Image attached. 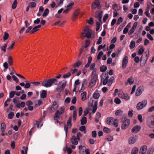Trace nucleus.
Returning <instances> with one entry per match:
<instances>
[{
    "mask_svg": "<svg viewBox=\"0 0 154 154\" xmlns=\"http://www.w3.org/2000/svg\"><path fill=\"white\" fill-rule=\"evenodd\" d=\"M102 76L104 77H102L101 78V81H103V84L104 85L108 84V86H110L115 80L114 77L112 76L109 78L107 72L102 73Z\"/></svg>",
    "mask_w": 154,
    "mask_h": 154,
    "instance_id": "nucleus-1",
    "label": "nucleus"
},
{
    "mask_svg": "<svg viewBox=\"0 0 154 154\" xmlns=\"http://www.w3.org/2000/svg\"><path fill=\"white\" fill-rule=\"evenodd\" d=\"M57 81L54 78L50 79L48 80H45L42 83V86L46 88H49L54 85H57Z\"/></svg>",
    "mask_w": 154,
    "mask_h": 154,
    "instance_id": "nucleus-2",
    "label": "nucleus"
},
{
    "mask_svg": "<svg viewBox=\"0 0 154 154\" xmlns=\"http://www.w3.org/2000/svg\"><path fill=\"white\" fill-rule=\"evenodd\" d=\"M146 124L150 128H154V115L148 116L146 119Z\"/></svg>",
    "mask_w": 154,
    "mask_h": 154,
    "instance_id": "nucleus-3",
    "label": "nucleus"
},
{
    "mask_svg": "<svg viewBox=\"0 0 154 154\" xmlns=\"http://www.w3.org/2000/svg\"><path fill=\"white\" fill-rule=\"evenodd\" d=\"M92 32L91 30L87 26L83 30V32H82V34L84 35L85 37L89 38L91 37Z\"/></svg>",
    "mask_w": 154,
    "mask_h": 154,
    "instance_id": "nucleus-4",
    "label": "nucleus"
},
{
    "mask_svg": "<svg viewBox=\"0 0 154 154\" xmlns=\"http://www.w3.org/2000/svg\"><path fill=\"white\" fill-rule=\"evenodd\" d=\"M147 101L146 100H144L141 102H139L137 104V108L138 110H140L145 107L147 104Z\"/></svg>",
    "mask_w": 154,
    "mask_h": 154,
    "instance_id": "nucleus-5",
    "label": "nucleus"
},
{
    "mask_svg": "<svg viewBox=\"0 0 154 154\" xmlns=\"http://www.w3.org/2000/svg\"><path fill=\"white\" fill-rule=\"evenodd\" d=\"M101 8V5L98 2L95 1L91 4V8L93 11L97 9H100Z\"/></svg>",
    "mask_w": 154,
    "mask_h": 154,
    "instance_id": "nucleus-6",
    "label": "nucleus"
},
{
    "mask_svg": "<svg viewBox=\"0 0 154 154\" xmlns=\"http://www.w3.org/2000/svg\"><path fill=\"white\" fill-rule=\"evenodd\" d=\"M58 106L56 101H54L51 107L48 108V111L51 113H52L55 111L58 108Z\"/></svg>",
    "mask_w": 154,
    "mask_h": 154,
    "instance_id": "nucleus-7",
    "label": "nucleus"
},
{
    "mask_svg": "<svg viewBox=\"0 0 154 154\" xmlns=\"http://www.w3.org/2000/svg\"><path fill=\"white\" fill-rule=\"evenodd\" d=\"M72 119V117H69L67 122V125H64V129L65 131V133L66 136H67V134L68 127L69 126V127H70L72 126V124L71 123Z\"/></svg>",
    "mask_w": 154,
    "mask_h": 154,
    "instance_id": "nucleus-8",
    "label": "nucleus"
},
{
    "mask_svg": "<svg viewBox=\"0 0 154 154\" xmlns=\"http://www.w3.org/2000/svg\"><path fill=\"white\" fill-rule=\"evenodd\" d=\"M80 139V137H77L76 136L73 135L70 138V141L72 144L77 145L78 144V141Z\"/></svg>",
    "mask_w": 154,
    "mask_h": 154,
    "instance_id": "nucleus-9",
    "label": "nucleus"
},
{
    "mask_svg": "<svg viewBox=\"0 0 154 154\" xmlns=\"http://www.w3.org/2000/svg\"><path fill=\"white\" fill-rule=\"evenodd\" d=\"M130 123V121L129 119H126L122 122L121 128L124 130L126 129L129 125Z\"/></svg>",
    "mask_w": 154,
    "mask_h": 154,
    "instance_id": "nucleus-10",
    "label": "nucleus"
},
{
    "mask_svg": "<svg viewBox=\"0 0 154 154\" xmlns=\"http://www.w3.org/2000/svg\"><path fill=\"white\" fill-rule=\"evenodd\" d=\"M92 78L90 82V83L89 85V87L90 88H91L93 86H94L96 84L97 79L98 77H97L96 76L94 77H92Z\"/></svg>",
    "mask_w": 154,
    "mask_h": 154,
    "instance_id": "nucleus-11",
    "label": "nucleus"
},
{
    "mask_svg": "<svg viewBox=\"0 0 154 154\" xmlns=\"http://www.w3.org/2000/svg\"><path fill=\"white\" fill-rule=\"evenodd\" d=\"M118 96L120 98L125 100H128L130 99V97L127 94L123 93H119L118 94Z\"/></svg>",
    "mask_w": 154,
    "mask_h": 154,
    "instance_id": "nucleus-12",
    "label": "nucleus"
},
{
    "mask_svg": "<svg viewBox=\"0 0 154 154\" xmlns=\"http://www.w3.org/2000/svg\"><path fill=\"white\" fill-rule=\"evenodd\" d=\"M103 11H97L95 13V16L97 18L100 22H102V18L103 15Z\"/></svg>",
    "mask_w": 154,
    "mask_h": 154,
    "instance_id": "nucleus-13",
    "label": "nucleus"
},
{
    "mask_svg": "<svg viewBox=\"0 0 154 154\" xmlns=\"http://www.w3.org/2000/svg\"><path fill=\"white\" fill-rule=\"evenodd\" d=\"M80 12V10L79 9L76 10L73 14L72 17V21H74L77 18V16Z\"/></svg>",
    "mask_w": 154,
    "mask_h": 154,
    "instance_id": "nucleus-14",
    "label": "nucleus"
},
{
    "mask_svg": "<svg viewBox=\"0 0 154 154\" xmlns=\"http://www.w3.org/2000/svg\"><path fill=\"white\" fill-rule=\"evenodd\" d=\"M138 24V23L137 22H135L133 24L132 27L129 31L128 34L129 35H131L135 31Z\"/></svg>",
    "mask_w": 154,
    "mask_h": 154,
    "instance_id": "nucleus-15",
    "label": "nucleus"
},
{
    "mask_svg": "<svg viewBox=\"0 0 154 154\" xmlns=\"http://www.w3.org/2000/svg\"><path fill=\"white\" fill-rule=\"evenodd\" d=\"M128 62V57L125 56L122 61V68L123 69H124L126 67Z\"/></svg>",
    "mask_w": 154,
    "mask_h": 154,
    "instance_id": "nucleus-16",
    "label": "nucleus"
},
{
    "mask_svg": "<svg viewBox=\"0 0 154 154\" xmlns=\"http://www.w3.org/2000/svg\"><path fill=\"white\" fill-rule=\"evenodd\" d=\"M140 126L136 125L132 128L131 129V132L133 133H137L140 130Z\"/></svg>",
    "mask_w": 154,
    "mask_h": 154,
    "instance_id": "nucleus-17",
    "label": "nucleus"
},
{
    "mask_svg": "<svg viewBox=\"0 0 154 154\" xmlns=\"http://www.w3.org/2000/svg\"><path fill=\"white\" fill-rule=\"evenodd\" d=\"M143 91V86L139 87L137 89L135 95L136 96H139L140 95Z\"/></svg>",
    "mask_w": 154,
    "mask_h": 154,
    "instance_id": "nucleus-18",
    "label": "nucleus"
},
{
    "mask_svg": "<svg viewBox=\"0 0 154 154\" xmlns=\"http://www.w3.org/2000/svg\"><path fill=\"white\" fill-rule=\"evenodd\" d=\"M147 150V147L146 146H142L140 151V154H145Z\"/></svg>",
    "mask_w": 154,
    "mask_h": 154,
    "instance_id": "nucleus-19",
    "label": "nucleus"
},
{
    "mask_svg": "<svg viewBox=\"0 0 154 154\" xmlns=\"http://www.w3.org/2000/svg\"><path fill=\"white\" fill-rule=\"evenodd\" d=\"M136 140V137H132L129 138L128 140V143L130 144H132L134 143Z\"/></svg>",
    "mask_w": 154,
    "mask_h": 154,
    "instance_id": "nucleus-20",
    "label": "nucleus"
},
{
    "mask_svg": "<svg viewBox=\"0 0 154 154\" xmlns=\"http://www.w3.org/2000/svg\"><path fill=\"white\" fill-rule=\"evenodd\" d=\"M114 119L112 117H109L106 119V123L107 124L110 125H113Z\"/></svg>",
    "mask_w": 154,
    "mask_h": 154,
    "instance_id": "nucleus-21",
    "label": "nucleus"
},
{
    "mask_svg": "<svg viewBox=\"0 0 154 154\" xmlns=\"http://www.w3.org/2000/svg\"><path fill=\"white\" fill-rule=\"evenodd\" d=\"M61 115L59 110H57L54 115V120H57L59 119L60 117V115Z\"/></svg>",
    "mask_w": 154,
    "mask_h": 154,
    "instance_id": "nucleus-22",
    "label": "nucleus"
},
{
    "mask_svg": "<svg viewBox=\"0 0 154 154\" xmlns=\"http://www.w3.org/2000/svg\"><path fill=\"white\" fill-rule=\"evenodd\" d=\"M147 60L146 59H143L142 56L140 60V65L141 66H144L147 62Z\"/></svg>",
    "mask_w": 154,
    "mask_h": 154,
    "instance_id": "nucleus-23",
    "label": "nucleus"
},
{
    "mask_svg": "<svg viewBox=\"0 0 154 154\" xmlns=\"http://www.w3.org/2000/svg\"><path fill=\"white\" fill-rule=\"evenodd\" d=\"M66 81H63L59 82L58 85L61 87L62 88L64 89L66 85Z\"/></svg>",
    "mask_w": 154,
    "mask_h": 154,
    "instance_id": "nucleus-24",
    "label": "nucleus"
},
{
    "mask_svg": "<svg viewBox=\"0 0 154 154\" xmlns=\"http://www.w3.org/2000/svg\"><path fill=\"white\" fill-rule=\"evenodd\" d=\"M128 83L130 85H132L134 83V79L132 77H131L130 78L128 79L127 82L125 83L127 85Z\"/></svg>",
    "mask_w": 154,
    "mask_h": 154,
    "instance_id": "nucleus-25",
    "label": "nucleus"
},
{
    "mask_svg": "<svg viewBox=\"0 0 154 154\" xmlns=\"http://www.w3.org/2000/svg\"><path fill=\"white\" fill-rule=\"evenodd\" d=\"M17 100L16 98H14L13 99V102L15 104L16 107L17 108H20V103L17 102Z\"/></svg>",
    "mask_w": 154,
    "mask_h": 154,
    "instance_id": "nucleus-26",
    "label": "nucleus"
},
{
    "mask_svg": "<svg viewBox=\"0 0 154 154\" xmlns=\"http://www.w3.org/2000/svg\"><path fill=\"white\" fill-rule=\"evenodd\" d=\"M49 12V11L48 8H46L45 9L44 11L42 14L43 17H45L47 16Z\"/></svg>",
    "mask_w": 154,
    "mask_h": 154,
    "instance_id": "nucleus-27",
    "label": "nucleus"
},
{
    "mask_svg": "<svg viewBox=\"0 0 154 154\" xmlns=\"http://www.w3.org/2000/svg\"><path fill=\"white\" fill-rule=\"evenodd\" d=\"M47 92L45 90H43L40 96L41 98H45L46 97Z\"/></svg>",
    "mask_w": 154,
    "mask_h": 154,
    "instance_id": "nucleus-28",
    "label": "nucleus"
},
{
    "mask_svg": "<svg viewBox=\"0 0 154 154\" xmlns=\"http://www.w3.org/2000/svg\"><path fill=\"white\" fill-rule=\"evenodd\" d=\"M81 95L82 100L83 101H85L86 99V93L85 92H84L81 94Z\"/></svg>",
    "mask_w": 154,
    "mask_h": 154,
    "instance_id": "nucleus-29",
    "label": "nucleus"
},
{
    "mask_svg": "<svg viewBox=\"0 0 154 154\" xmlns=\"http://www.w3.org/2000/svg\"><path fill=\"white\" fill-rule=\"evenodd\" d=\"M87 121V120L86 117H84L81 120V124L82 125H84L86 123Z\"/></svg>",
    "mask_w": 154,
    "mask_h": 154,
    "instance_id": "nucleus-30",
    "label": "nucleus"
},
{
    "mask_svg": "<svg viewBox=\"0 0 154 154\" xmlns=\"http://www.w3.org/2000/svg\"><path fill=\"white\" fill-rule=\"evenodd\" d=\"M82 63V62L78 60L74 64L73 66L74 67H78Z\"/></svg>",
    "mask_w": 154,
    "mask_h": 154,
    "instance_id": "nucleus-31",
    "label": "nucleus"
},
{
    "mask_svg": "<svg viewBox=\"0 0 154 154\" xmlns=\"http://www.w3.org/2000/svg\"><path fill=\"white\" fill-rule=\"evenodd\" d=\"M97 70V69L95 68L92 70L93 71L91 73L92 77H94V76H96V77L97 76V77H98V75L97 74H96Z\"/></svg>",
    "mask_w": 154,
    "mask_h": 154,
    "instance_id": "nucleus-32",
    "label": "nucleus"
},
{
    "mask_svg": "<svg viewBox=\"0 0 154 154\" xmlns=\"http://www.w3.org/2000/svg\"><path fill=\"white\" fill-rule=\"evenodd\" d=\"M138 149L137 148L135 147L133 149L132 151V154H137L138 152Z\"/></svg>",
    "mask_w": 154,
    "mask_h": 154,
    "instance_id": "nucleus-33",
    "label": "nucleus"
},
{
    "mask_svg": "<svg viewBox=\"0 0 154 154\" xmlns=\"http://www.w3.org/2000/svg\"><path fill=\"white\" fill-rule=\"evenodd\" d=\"M1 130L2 132L5 131L6 128V125L4 123H1Z\"/></svg>",
    "mask_w": 154,
    "mask_h": 154,
    "instance_id": "nucleus-34",
    "label": "nucleus"
},
{
    "mask_svg": "<svg viewBox=\"0 0 154 154\" xmlns=\"http://www.w3.org/2000/svg\"><path fill=\"white\" fill-rule=\"evenodd\" d=\"M100 95L98 93H94L93 95V97L96 99H98L100 97Z\"/></svg>",
    "mask_w": 154,
    "mask_h": 154,
    "instance_id": "nucleus-35",
    "label": "nucleus"
},
{
    "mask_svg": "<svg viewBox=\"0 0 154 154\" xmlns=\"http://www.w3.org/2000/svg\"><path fill=\"white\" fill-rule=\"evenodd\" d=\"M123 113V112L121 109L117 110L115 113L116 116L121 115Z\"/></svg>",
    "mask_w": 154,
    "mask_h": 154,
    "instance_id": "nucleus-36",
    "label": "nucleus"
},
{
    "mask_svg": "<svg viewBox=\"0 0 154 154\" xmlns=\"http://www.w3.org/2000/svg\"><path fill=\"white\" fill-rule=\"evenodd\" d=\"M39 30V29L37 28L36 26L34 27L30 31V33L32 34L35 32H37Z\"/></svg>",
    "mask_w": 154,
    "mask_h": 154,
    "instance_id": "nucleus-37",
    "label": "nucleus"
},
{
    "mask_svg": "<svg viewBox=\"0 0 154 154\" xmlns=\"http://www.w3.org/2000/svg\"><path fill=\"white\" fill-rule=\"evenodd\" d=\"M105 139L108 141H111L113 140V137L112 136L108 135L106 137Z\"/></svg>",
    "mask_w": 154,
    "mask_h": 154,
    "instance_id": "nucleus-38",
    "label": "nucleus"
},
{
    "mask_svg": "<svg viewBox=\"0 0 154 154\" xmlns=\"http://www.w3.org/2000/svg\"><path fill=\"white\" fill-rule=\"evenodd\" d=\"M135 42L134 41H132L131 42L130 47L131 49L134 48L135 47Z\"/></svg>",
    "mask_w": 154,
    "mask_h": 154,
    "instance_id": "nucleus-39",
    "label": "nucleus"
},
{
    "mask_svg": "<svg viewBox=\"0 0 154 154\" xmlns=\"http://www.w3.org/2000/svg\"><path fill=\"white\" fill-rule=\"evenodd\" d=\"M17 0H14L12 5V8L13 9H15L17 7Z\"/></svg>",
    "mask_w": 154,
    "mask_h": 154,
    "instance_id": "nucleus-40",
    "label": "nucleus"
},
{
    "mask_svg": "<svg viewBox=\"0 0 154 154\" xmlns=\"http://www.w3.org/2000/svg\"><path fill=\"white\" fill-rule=\"evenodd\" d=\"M107 67L106 66L103 65L100 68V71L101 72H105L107 70Z\"/></svg>",
    "mask_w": 154,
    "mask_h": 154,
    "instance_id": "nucleus-41",
    "label": "nucleus"
},
{
    "mask_svg": "<svg viewBox=\"0 0 154 154\" xmlns=\"http://www.w3.org/2000/svg\"><path fill=\"white\" fill-rule=\"evenodd\" d=\"M7 45L8 44H4L3 46H2L1 47V50L4 52H5L6 51V48L7 47Z\"/></svg>",
    "mask_w": 154,
    "mask_h": 154,
    "instance_id": "nucleus-42",
    "label": "nucleus"
},
{
    "mask_svg": "<svg viewBox=\"0 0 154 154\" xmlns=\"http://www.w3.org/2000/svg\"><path fill=\"white\" fill-rule=\"evenodd\" d=\"M31 86L30 84L28 82H26L24 88L25 89H27L30 88Z\"/></svg>",
    "mask_w": 154,
    "mask_h": 154,
    "instance_id": "nucleus-43",
    "label": "nucleus"
},
{
    "mask_svg": "<svg viewBox=\"0 0 154 154\" xmlns=\"http://www.w3.org/2000/svg\"><path fill=\"white\" fill-rule=\"evenodd\" d=\"M113 125L114 126L116 127H118V119H114L113 122Z\"/></svg>",
    "mask_w": 154,
    "mask_h": 154,
    "instance_id": "nucleus-44",
    "label": "nucleus"
},
{
    "mask_svg": "<svg viewBox=\"0 0 154 154\" xmlns=\"http://www.w3.org/2000/svg\"><path fill=\"white\" fill-rule=\"evenodd\" d=\"M154 151V149L153 148H150L147 151V154H153Z\"/></svg>",
    "mask_w": 154,
    "mask_h": 154,
    "instance_id": "nucleus-45",
    "label": "nucleus"
},
{
    "mask_svg": "<svg viewBox=\"0 0 154 154\" xmlns=\"http://www.w3.org/2000/svg\"><path fill=\"white\" fill-rule=\"evenodd\" d=\"M103 51H100L98 54L97 56V59L99 60L100 59L101 56L103 55Z\"/></svg>",
    "mask_w": 154,
    "mask_h": 154,
    "instance_id": "nucleus-46",
    "label": "nucleus"
},
{
    "mask_svg": "<svg viewBox=\"0 0 154 154\" xmlns=\"http://www.w3.org/2000/svg\"><path fill=\"white\" fill-rule=\"evenodd\" d=\"M114 102L117 104H119L121 103L120 100L118 97H116L115 100Z\"/></svg>",
    "mask_w": 154,
    "mask_h": 154,
    "instance_id": "nucleus-47",
    "label": "nucleus"
},
{
    "mask_svg": "<svg viewBox=\"0 0 154 154\" xmlns=\"http://www.w3.org/2000/svg\"><path fill=\"white\" fill-rule=\"evenodd\" d=\"M8 61L9 65H12L13 64V60L11 57L8 58Z\"/></svg>",
    "mask_w": 154,
    "mask_h": 154,
    "instance_id": "nucleus-48",
    "label": "nucleus"
},
{
    "mask_svg": "<svg viewBox=\"0 0 154 154\" xmlns=\"http://www.w3.org/2000/svg\"><path fill=\"white\" fill-rule=\"evenodd\" d=\"M85 127L84 126H81L79 128V130L81 131H84L85 134L86 133V131H85Z\"/></svg>",
    "mask_w": 154,
    "mask_h": 154,
    "instance_id": "nucleus-49",
    "label": "nucleus"
},
{
    "mask_svg": "<svg viewBox=\"0 0 154 154\" xmlns=\"http://www.w3.org/2000/svg\"><path fill=\"white\" fill-rule=\"evenodd\" d=\"M36 3L33 2H32L29 3V5L31 8H35L36 6Z\"/></svg>",
    "mask_w": 154,
    "mask_h": 154,
    "instance_id": "nucleus-50",
    "label": "nucleus"
},
{
    "mask_svg": "<svg viewBox=\"0 0 154 154\" xmlns=\"http://www.w3.org/2000/svg\"><path fill=\"white\" fill-rule=\"evenodd\" d=\"M14 115V112H11L8 115V117L9 119H11L13 118Z\"/></svg>",
    "mask_w": 154,
    "mask_h": 154,
    "instance_id": "nucleus-51",
    "label": "nucleus"
},
{
    "mask_svg": "<svg viewBox=\"0 0 154 154\" xmlns=\"http://www.w3.org/2000/svg\"><path fill=\"white\" fill-rule=\"evenodd\" d=\"M71 75V73L70 72H69L67 74H64L63 76V77L64 78H68L70 77Z\"/></svg>",
    "mask_w": 154,
    "mask_h": 154,
    "instance_id": "nucleus-52",
    "label": "nucleus"
},
{
    "mask_svg": "<svg viewBox=\"0 0 154 154\" xmlns=\"http://www.w3.org/2000/svg\"><path fill=\"white\" fill-rule=\"evenodd\" d=\"M87 23L90 25L94 23V20L93 18H90L88 20Z\"/></svg>",
    "mask_w": 154,
    "mask_h": 154,
    "instance_id": "nucleus-53",
    "label": "nucleus"
},
{
    "mask_svg": "<svg viewBox=\"0 0 154 154\" xmlns=\"http://www.w3.org/2000/svg\"><path fill=\"white\" fill-rule=\"evenodd\" d=\"M95 64L94 63H92L90 66V69L91 70H92L93 69H95Z\"/></svg>",
    "mask_w": 154,
    "mask_h": 154,
    "instance_id": "nucleus-54",
    "label": "nucleus"
},
{
    "mask_svg": "<svg viewBox=\"0 0 154 154\" xmlns=\"http://www.w3.org/2000/svg\"><path fill=\"white\" fill-rule=\"evenodd\" d=\"M9 36V34L6 32H5L4 33V35L3 37V40L4 41L6 40Z\"/></svg>",
    "mask_w": 154,
    "mask_h": 154,
    "instance_id": "nucleus-55",
    "label": "nucleus"
},
{
    "mask_svg": "<svg viewBox=\"0 0 154 154\" xmlns=\"http://www.w3.org/2000/svg\"><path fill=\"white\" fill-rule=\"evenodd\" d=\"M67 145L68 144H66V147L67 148L66 150L68 152V154H70L72 152V149L71 148H70V147L67 148Z\"/></svg>",
    "mask_w": 154,
    "mask_h": 154,
    "instance_id": "nucleus-56",
    "label": "nucleus"
},
{
    "mask_svg": "<svg viewBox=\"0 0 154 154\" xmlns=\"http://www.w3.org/2000/svg\"><path fill=\"white\" fill-rule=\"evenodd\" d=\"M144 49L142 47L138 51V53L140 55L142 54L144 51Z\"/></svg>",
    "mask_w": 154,
    "mask_h": 154,
    "instance_id": "nucleus-57",
    "label": "nucleus"
},
{
    "mask_svg": "<svg viewBox=\"0 0 154 154\" xmlns=\"http://www.w3.org/2000/svg\"><path fill=\"white\" fill-rule=\"evenodd\" d=\"M15 94V91H11L10 93L9 97L10 98H12Z\"/></svg>",
    "mask_w": 154,
    "mask_h": 154,
    "instance_id": "nucleus-58",
    "label": "nucleus"
},
{
    "mask_svg": "<svg viewBox=\"0 0 154 154\" xmlns=\"http://www.w3.org/2000/svg\"><path fill=\"white\" fill-rule=\"evenodd\" d=\"M123 21V19L122 17L119 18L118 20L117 24L118 25L121 23Z\"/></svg>",
    "mask_w": 154,
    "mask_h": 154,
    "instance_id": "nucleus-59",
    "label": "nucleus"
},
{
    "mask_svg": "<svg viewBox=\"0 0 154 154\" xmlns=\"http://www.w3.org/2000/svg\"><path fill=\"white\" fill-rule=\"evenodd\" d=\"M103 131L107 133H108L110 132V130L108 128L105 127L103 128Z\"/></svg>",
    "mask_w": 154,
    "mask_h": 154,
    "instance_id": "nucleus-60",
    "label": "nucleus"
},
{
    "mask_svg": "<svg viewBox=\"0 0 154 154\" xmlns=\"http://www.w3.org/2000/svg\"><path fill=\"white\" fill-rule=\"evenodd\" d=\"M83 110L82 107H80L79 109V115L81 116Z\"/></svg>",
    "mask_w": 154,
    "mask_h": 154,
    "instance_id": "nucleus-61",
    "label": "nucleus"
},
{
    "mask_svg": "<svg viewBox=\"0 0 154 154\" xmlns=\"http://www.w3.org/2000/svg\"><path fill=\"white\" fill-rule=\"evenodd\" d=\"M102 42V38L101 37H100L99 38L97 41L96 43V44L97 45H100V44Z\"/></svg>",
    "mask_w": 154,
    "mask_h": 154,
    "instance_id": "nucleus-62",
    "label": "nucleus"
},
{
    "mask_svg": "<svg viewBox=\"0 0 154 154\" xmlns=\"http://www.w3.org/2000/svg\"><path fill=\"white\" fill-rule=\"evenodd\" d=\"M90 43V41L89 40H87L85 42V48H87L89 45Z\"/></svg>",
    "mask_w": 154,
    "mask_h": 154,
    "instance_id": "nucleus-63",
    "label": "nucleus"
},
{
    "mask_svg": "<svg viewBox=\"0 0 154 154\" xmlns=\"http://www.w3.org/2000/svg\"><path fill=\"white\" fill-rule=\"evenodd\" d=\"M149 112H151L154 111V106L150 107L148 110Z\"/></svg>",
    "mask_w": 154,
    "mask_h": 154,
    "instance_id": "nucleus-64",
    "label": "nucleus"
}]
</instances>
